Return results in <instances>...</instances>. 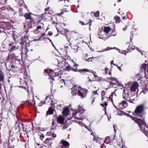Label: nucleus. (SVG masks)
<instances>
[{
  "label": "nucleus",
  "mask_w": 148,
  "mask_h": 148,
  "mask_svg": "<svg viewBox=\"0 0 148 148\" xmlns=\"http://www.w3.org/2000/svg\"><path fill=\"white\" fill-rule=\"evenodd\" d=\"M43 104H44V103H42V102H41V103H40V104H39L38 105H39V106H42V105Z\"/></svg>",
  "instance_id": "nucleus-48"
},
{
  "label": "nucleus",
  "mask_w": 148,
  "mask_h": 148,
  "mask_svg": "<svg viewBox=\"0 0 148 148\" xmlns=\"http://www.w3.org/2000/svg\"><path fill=\"white\" fill-rule=\"evenodd\" d=\"M70 109L73 111L72 117L71 119L74 118V119L81 120L85 119L84 117L82 116V114L78 112L76 110H73V108H71Z\"/></svg>",
  "instance_id": "nucleus-6"
},
{
  "label": "nucleus",
  "mask_w": 148,
  "mask_h": 148,
  "mask_svg": "<svg viewBox=\"0 0 148 148\" xmlns=\"http://www.w3.org/2000/svg\"><path fill=\"white\" fill-rule=\"evenodd\" d=\"M111 64H113V65H114V66H115L116 65V64L114 63V61L113 60L111 61Z\"/></svg>",
  "instance_id": "nucleus-40"
},
{
  "label": "nucleus",
  "mask_w": 148,
  "mask_h": 148,
  "mask_svg": "<svg viewBox=\"0 0 148 148\" xmlns=\"http://www.w3.org/2000/svg\"><path fill=\"white\" fill-rule=\"evenodd\" d=\"M111 31V28L108 27H106L104 28V29L103 31L107 34H110L109 32Z\"/></svg>",
  "instance_id": "nucleus-17"
},
{
  "label": "nucleus",
  "mask_w": 148,
  "mask_h": 148,
  "mask_svg": "<svg viewBox=\"0 0 148 148\" xmlns=\"http://www.w3.org/2000/svg\"><path fill=\"white\" fill-rule=\"evenodd\" d=\"M51 102L52 103L53 102V101L51 98V97L50 96H47L46 98L45 103H48Z\"/></svg>",
  "instance_id": "nucleus-15"
},
{
  "label": "nucleus",
  "mask_w": 148,
  "mask_h": 148,
  "mask_svg": "<svg viewBox=\"0 0 148 148\" xmlns=\"http://www.w3.org/2000/svg\"><path fill=\"white\" fill-rule=\"evenodd\" d=\"M80 72H88L89 71L88 70L86 69H84L82 70H79Z\"/></svg>",
  "instance_id": "nucleus-26"
},
{
  "label": "nucleus",
  "mask_w": 148,
  "mask_h": 148,
  "mask_svg": "<svg viewBox=\"0 0 148 148\" xmlns=\"http://www.w3.org/2000/svg\"><path fill=\"white\" fill-rule=\"evenodd\" d=\"M105 91H102L101 92V100L102 101H103L104 100V102L102 103H101V105L104 108L105 110H106V106L108 105V103L106 102V101L108 99V98L105 96H103V95H104L105 94Z\"/></svg>",
  "instance_id": "nucleus-9"
},
{
  "label": "nucleus",
  "mask_w": 148,
  "mask_h": 148,
  "mask_svg": "<svg viewBox=\"0 0 148 148\" xmlns=\"http://www.w3.org/2000/svg\"><path fill=\"white\" fill-rule=\"evenodd\" d=\"M64 47H65V48L66 49H68L69 48V46H65Z\"/></svg>",
  "instance_id": "nucleus-57"
},
{
  "label": "nucleus",
  "mask_w": 148,
  "mask_h": 148,
  "mask_svg": "<svg viewBox=\"0 0 148 148\" xmlns=\"http://www.w3.org/2000/svg\"><path fill=\"white\" fill-rule=\"evenodd\" d=\"M144 108L143 104H141L137 106L133 113V115L136 116H138L139 114L143 111Z\"/></svg>",
  "instance_id": "nucleus-7"
},
{
  "label": "nucleus",
  "mask_w": 148,
  "mask_h": 148,
  "mask_svg": "<svg viewBox=\"0 0 148 148\" xmlns=\"http://www.w3.org/2000/svg\"><path fill=\"white\" fill-rule=\"evenodd\" d=\"M56 61L58 62V64H59V62H61L62 61H63V60L62 61H59V60H56Z\"/></svg>",
  "instance_id": "nucleus-52"
},
{
  "label": "nucleus",
  "mask_w": 148,
  "mask_h": 148,
  "mask_svg": "<svg viewBox=\"0 0 148 148\" xmlns=\"http://www.w3.org/2000/svg\"><path fill=\"white\" fill-rule=\"evenodd\" d=\"M116 35L114 31H113L111 34H107L102 29H99L97 35L99 38L106 40L111 36H114Z\"/></svg>",
  "instance_id": "nucleus-5"
},
{
  "label": "nucleus",
  "mask_w": 148,
  "mask_h": 148,
  "mask_svg": "<svg viewBox=\"0 0 148 148\" xmlns=\"http://www.w3.org/2000/svg\"><path fill=\"white\" fill-rule=\"evenodd\" d=\"M96 58L94 57H92L91 58H89L88 59H85V60L86 61L89 62H92L93 60H95L96 59Z\"/></svg>",
  "instance_id": "nucleus-21"
},
{
  "label": "nucleus",
  "mask_w": 148,
  "mask_h": 148,
  "mask_svg": "<svg viewBox=\"0 0 148 148\" xmlns=\"http://www.w3.org/2000/svg\"><path fill=\"white\" fill-rule=\"evenodd\" d=\"M41 26H40V25H39L36 28L37 29H41Z\"/></svg>",
  "instance_id": "nucleus-42"
},
{
  "label": "nucleus",
  "mask_w": 148,
  "mask_h": 148,
  "mask_svg": "<svg viewBox=\"0 0 148 148\" xmlns=\"http://www.w3.org/2000/svg\"><path fill=\"white\" fill-rule=\"evenodd\" d=\"M72 62L74 64V65H73L74 66L77 67L78 66L77 64H75V62L74 61V60H72Z\"/></svg>",
  "instance_id": "nucleus-29"
},
{
  "label": "nucleus",
  "mask_w": 148,
  "mask_h": 148,
  "mask_svg": "<svg viewBox=\"0 0 148 148\" xmlns=\"http://www.w3.org/2000/svg\"><path fill=\"white\" fill-rule=\"evenodd\" d=\"M44 137L45 136L44 135L42 134H41V135L40 136V138L42 140V139L44 138Z\"/></svg>",
  "instance_id": "nucleus-35"
},
{
  "label": "nucleus",
  "mask_w": 148,
  "mask_h": 148,
  "mask_svg": "<svg viewBox=\"0 0 148 148\" xmlns=\"http://www.w3.org/2000/svg\"><path fill=\"white\" fill-rule=\"evenodd\" d=\"M48 39L49 40V41L51 42L52 44L53 45V46H54L53 44V42H52V40H51L49 38H48Z\"/></svg>",
  "instance_id": "nucleus-51"
},
{
  "label": "nucleus",
  "mask_w": 148,
  "mask_h": 148,
  "mask_svg": "<svg viewBox=\"0 0 148 148\" xmlns=\"http://www.w3.org/2000/svg\"><path fill=\"white\" fill-rule=\"evenodd\" d=\"M97 142H98L99 141H100L101 140V138L97 136Z\"/></svg>",
  "instance_id": "nucleus-36"
},
{
  "label": "nucleus",
  "mask_w": 148,
  "mask_h": 148,
  "mask_svg": "<svg viewBox=\"0 0 148 148\" xmlns=\"http://www.w3.org/2000/svg\"><path fill=\"white\" fill-rule=\"evenodd\" d=\"M108 69L107 68H105V73L106 74H108Z\"/></svg>",
  "instance_id": "nucleus-33"
},
{
  "label": "nucleus",
  "mask_w": 148,
  "mask_h": 148,
  "mask_svg": "<svg viewBox=\"0 0 148 148\" xmlns=\"http://www.w3.org/2000/svg\"><path fill=\"white\" fill-rule=\"evenodd\" d=\"M61 143L62 144L63 146L62 148H69V144L67 141L64 140H62L61 141Z\"/></svg>",
  "instance_id": "nucleus-11"
},
{
  "label": "nucleus",
  "mask_w": 148,
  "mask_h": 148,
  "mask_svg": "<svg viewBox=\"0 0 148 148\" xmlns=\"http://www.w3.org/2000/svg\"><path fill=\"white\" fill-rule=\"evenodd\" d=\"M63 114L65 116L68 115L69 114V110L68 108L66 107L64 109L63 111Z\"/></svg>",
  "instance_id": "nucleus-13"
},
{
  "label": "nucleus",
  "mask_w": 148,
  "mask_h": 148,
  "mask_svg": "<svg viewBox=\"0 0 148 148\" xmlns=\"http://www.w3.org/2000/svg\"><path fill=\"white\" fill-rule=\"evenodd\" d=\"M48 34L49 35H50V36H51V35H52V34H53V33L52 32H49V33H48Z\"/></svg>",
  "instance_id": "nucleus-46"
},
{
  "label": "nucleus",
  "mask_w": 148,
  "mask_h": 148,
  "mask_svg": "<svg viewBox=\"0 0 148 148\" xmlns=\"http://www.w3.org/2000/svg\"><path fill=\"white\" fill-rule=\"evenodd\" d=\"M4 79V77L2 74L0 73V80L2 81Z\"/></svg>",
  "instance_id": "nucleus-27"
},
{
  "label": "nucleus",
  "mask_w": 148,
  "mask_h": 148,
  "mask_svg": "<svg viewBox=\"0 0 148 148\" xmlns=\"http://www.w3.org/2000/svg\"><path fill=\"white\" fill-rule=\"evenodd\" d=\"M98 90H97L96 91H92V93H94L95 94V95H97V91Z\"/></svg>",
  "instance_id": "nucleus-32"
},
{
  "label": "nucleus",
  "mask_w": 148,
  "mask_h": 148,
  "mask_svg": "<svg viewBox=\"0 0 148 148\" xmlns=\"http://www.w3.org/2000/svg\"><path fill=\"white\" fill-rule=\"evenodd\" d=\"M108 74L109 75H111V71H109V72H108Z\"/></svg>",
  "instance_id": "nucleus-55"
},
{
  "label": "nucleus",
  "mask_w": 148,
  "mask_h": 148,
  "mask_svg": "<svg viewBox=\"0 0 148 148\" xmlns=\"http://www.w3.org/2000/svg\"><path fill=\"white\" fill-rule=\"evenodd\" d=\"M88 91L87 89L76 86L72 88L71 93L73 95H77L81 98H83L86 96Z\"/></svg>",
  "instance_id": "nucleus-2"
},
{
  "label": "nucleus",
  "mask_w": 148,
  "mask_h": 148,
  "mask_svg": "<svg viewBox=\"0 0 148 148\" xmlns=\"http://www.w3.org/2000/svg\"><path fill=\"white\" fill-rule=\"evenodd\" d=\"M90 73L91 74L86 80V82L94 81L95 79H97L98 78V76L95 74V72L92 71Z\"/></svg>",
  "instance_id": "nucleus-8"
},
{
  "label": "nucleus",
  "mask_w": 148,
  "mask_h": 148,
  "mask_svg": "<svg viewBox=\"0 0 148 148\" xmlns=\"http://www.w3.org/2000/svg\"><path fill=\"white\" fill-rule=\"evenodd\" d=\"M129 116L138 124L142 131L147 136L148 135V127L146 126L144 120L135 117H132L130 115Z\"/></svg>",
  "instance_id": "nucleus-3"
},
{
  "label": "nucleus",
  "mask_w": 148,
  "mask_h": 148,
  "mask_svg": "<svg viewBox=\"0 0 148 148\" xmlns=\"http://www.w3.org/2000/svg\"><path fill=\"white\" fill-rule=\"evenodd\" d=\"M107 50L106 49H104V50H101V51H97V52H104V51H106L107 50Z\"/></svg>",
  "instance_id": "nucleus-41"
},
{
  "label": "nucleus",
  "mask_w": 148,
  "mask_h": 148,
  "mask_svg": "<svg viewBox=\"0 0 148 148\" xmlns=\"http://www.w3.org/2000/svg\"><path fill=\"white\" fill-rule=\"evenodd\" d=\"M18 47H16L15 46H13L12 48L11 49L12 50H13L15 49H17L18 48Z\"/></svg>",
  "instance_id": "nucleus-34"
},
{
  "label": "nucleus",
  "mask_w": 148,
  "mask_h": 148,
  "mask_svg": "<svg viewBox=\"0 0 148 148\" xmlns=\"http://www.w3.org/2000/svg\"><path fill=\"white\" fill-rule=\"evenodd\" d=\"M64 118L62 116H59L57 118V122L60 124H62L64 123Z\"/></svg>",
  "instance_id": "nucleus-12"
},
{
  "label": "nucleus",
  "mask_w": 148,
  "mask_h": 148,
  "mask_svg": "<svg viewBox=\"0 0 148 148\" xmlns=\"http://www.w3.org/2000/svg\"><path fill=\"white\" fill-rule=\"evenodd\" d=\"M55 123L56 122L54 121H53V122H52V125L53 126H54L55 124Z\"/></svg>",
  "instance_id": "nucleus-49"
},
{
  "label": "nucleus",
  "mask_w": 148,
  "mask_h": 148,
  "mask_svg": "<svg viewBox=\"0 0 148 148\" xmlns=\"http://www.w3.org/2000/svg\"><path fill=\"white\" fill-rule=\"evenodd\" d=\"M141 69H145L146 71L147 70V72L148 73V64L146 65L145 64H143L142 65L141 67Z\"/></svg>",
  "instance_id": "nucleus-18"
},
{
  "label": "nucleus",
  "mask_w": 148,
  "mask_h": 148,
  "mask_svg": "<svg viewBox=\"0 0 148 148\" xmlns=\"http://www.w3.org/2000/svg\"><path fill=\"white\" fill-rule=\"evenodd\" d=\"M114 19L116 21L117 23H118L120 21V18L118 16H116L114 17Z\"/></svg>",
  "instance_id": "nucleus-24"
},
{
  "label": "nucleus",
  "mask_w": 148,
  "mask_h": 148,
  "mask_svg": "<svg viewBox=\"0 0 148 148\" xmlns=\"http://www.w3.org/2000/svg\"><path fill=\"white\" fill-rule=\"evenodd\" d=\"M47 135L48 136H50L51 135V132H48L47 133Z\"/></svg>",
  "instance_id": "nucleus-39"
},
{
  "label": "nucleus",
  "mask_w": 148,
  "mask_h": 148,
  "mask_svg": "<svg viewBox=\"0 0 148 148\" xmlns=\"http://www.w3.org/2000/svg\"><path fill=\"white\" fill-rule=\"evenodd\" d=\"M66 70L68 71H69L71 70H72L73 71L75 72H77L78 71L77 70V69H74L73 68H71V66H69L66 67Z\"/></svg>",
  "instance_id": "nucleus-20"
},
{
  "label": "nucleus",
  "mask_w": 148,
  "mask_h": 148,
  "mask_svg": "<svg viewBox=\"0 0 148 148\" xmlns=\"http://www.w3.org/2000/svg\"><path fill=\"white\" fill-rule=\"evenodd\" d=\"M127 29V27L126 26H125V27H124L123 29V31H125V30H126Z\"/></svg>",
  "instance_id": "nucleus-50"
},
{
  "label": "nucleus",
  "mask_w": 148,
  "mask_h": 148,
  "mask_svg": "<svg viewBox=\"0 0 148 148\" xmlns=\"http://www.w3.org/2000/svg\"><path fill=\"white\" fill-rule=\"evenodd\" d=\"M109 79L110 80L114 81L115 82H116L117 84H118V85L119 86H123V85L121 83H120L119 81L116 79L115 77H111L109 78Z\"/></svg>",
  "instance_id": "nucleus-14"
},
{
  "label": "nucleus",
  "mask_w": 148,
  "mask_h": 148,
  "mask_svg": "<svg viewBox=\"0 0 148 148\" xmlns=\"http://www.w3.org/2000/svg\"><path fill=\"white\" fill-rule=\"evenodd\" d=\"M26 19H31L32 18L30 14L26 13L24 15Z\"/></svg>",
  "instance_id": "nucleus-23"
},
{
  "label": "nucleus",
  "mask_w": 148,
  "mask_h": 148,
  "mask_svg": "<svg viewBox=\"0 0 148 148\" xmlns=\"http://www.w3.org/2000/svg\"><path fill=\"white\" fill-rule=\"evenodd\" d=\"M117 66L118 69L120 71H121V68L119 66H118L117 65H116V66Z\"/></svg>",
  "instance_id": "nucleus-43"
},
{
  "label": "nucleus",
  "mask_w": 148,
  "mask_h": 148,
  "mask_svg": "<svg viewBox=\"0 0 148 148\" xmlns=\"http://www.w3.org/2000/svg\"><path fill=\"white\" fill-rule=\"evenodd\" d=\"M94 16L96 17H98L99 15V12L97 11L94 14Z\"/></svg>",
  "instance_id": "nucleus-28"
},
{
  "label": "nucleus",
  "mask_w": 148,
  "mask_h": 148,
  "mask_svg": "<svg viewBox=\"0 0 148 148\" xmlns=\"http://www.w3.org/2000/svg\"><path fill=\"white\" fill-rule=\"evenodd\" d=\"M45 14H42V16H44V15Z\"/></svg>",
  "instance_id": "nucleus-64"
},
{
  "label": "nucleus",
  "mask_w": 148,
  "mask_h": 148,
  "mask_svg": "<svg viewBox=\"0 0 148 148\" xmlns=\"http://www.w3.org/2000/svg\"><path fill=\"white\" fill-rule=\"evenodd\" d=\"M69 2V0H64V2L65 3H66V2Z\"/></svg>",
  "instance_id": "nucleus-53"
},
{
  "label": "nucleus",
  "mask_w": 148,
  "mask_h": 148,
  "mask_svg": "<svg viewBox=\"0 0 148 148\" xmlns=\"http://www.w3.org/2000/svg\"><path fill=\"white\" fill-rule=\"evenodd\" d=\"M76 110L78 112H80V113L82 114L85 111L84 110L82 107L80 106H78L77 109Z\"/></svg>",
  "instance_id": "nucleus-19"
},
{
  "label": "nucleus",
  "mask_w": 148,
  "mask_h": 148,
  "mask_svg": "<svg viewBox=\"0 0 148 148\" xmlns=\"http://www.w3.org/2000/svg\"><path fill=\"white\" fill-rule=\"evenodd\" d=\"M113 127H114V131L116 132V130H115V127H114V125L113 126Z\"/></svg>",
  "instance_id": "nucleus-61"
},
{
  "label": "nucleus",
  "mask_w": 148,
  "mask_h": 148,
  "mask_svg": "<svg viewBox=\"0 0 148 148\" xmlns=\"http://www.w3.org/2000/svg\"><path fill=\"white\" fill-rule=\"evenodd\" d=\"M42 36H44V35H45V34H44V33H43V34H42Z\"/></svg>",
  "instance_id": "nucleus-63"
},
{
  "label": "nucleus",
  "mask_w": 148,
  "mask_h": 148,
  "mask_svg": "<svg viewBox=\"0 0 148 148\" xmlns=\"http://www.w3.org/2000/svg\"><path fill=\"white\" fill-rule=\"evenodd\" d=\"M127 106V103L125 101H122L119 103V107L120 109H123L124 108L126 107Z\"/></svg>",
  "instance_id": "nucleus-10"
},
{
  "label": "nucleus",
  "mask_w": 148,
  "mask_h": 148,
  "mask_svg": "<svg viewBox=\"0 0 148 148\" xmlns=\"http://www.w3.org/2000/svg\"><path fill=\"white\" fill-rule=\"evenodd\" d=\"M79 22L80 23H81L82 25H85L84 23L83 22H81V21H80Z\"/></svg>",
  "instance_id": "nucleus-47"
},
{
  "label": "nucleus",
  "mask_w": 148,
  "mask_h": 148,
  "mask_svg": "<svg viewBox=\"0 0 148 148\" xmlns=\"http://www.w3.org/2000/svg\"><path fill=\"white\" fill-rule=\"evenodd\" d=\"M75 46L77 48V49L79 47L78 46H77L76 45Z\"/></svg>",
  "instance_id": "nucleus-60"
},
{
  "label": "nucleus",
  "mask_w": 148,
  "mask_h": 148,
  "mask_svg": "<svg viewBox=\"0 0 148 148\" xmlns=\"http://www.w3.org/2000/svg\"><path fill=\"white\" fill-rule=\"evenodd\" d=\"M38 130L41 131H43L45 130V129L44 128L40 127L38 129Z\"/></svg>",
  "instance_id": "nucleus-30"
},
{
  "label": "nucleus",
  "mask_w": 148,
  "mask_h": 148,
  "mask_svg": "<svg viewBox=\"0 0 148 148\" xmlns=\"http://www.w3.org/2000/svg\"><path fill=\"white\" fill-rule=\"evenodd\" d=\"M110 85L112 86L113 87L116 88V86L117 85L116 84L112 82H110Z\"/></svg>",
  "instance_id": "nucleus-25"
},
{
  "label": "nucleus",
  "mask_w": 148,
  "mask_h": 148,
  "mask_svg": "<svg viewBox=\"0 0 148 148\" xmlns=\"http://www.w3.org/2000/svg\"><path fill=\"white\" fill-rule=\"evenodd\" d=\"M49 7H48L47 8H46L45 9V11H47L48 10H49Z\"/></svg>",
  "instance_id": "nucleus-54"
},
{
  "label": "nucleus",
  "mask_w": 148,
  "mask_h": 148,
  "mask_svg": "<svg viewBox=\"0 0 148 148\" xmlns=\"http://www.w3.org/2000/svg\"><path fill=\"white\" fill-rule=\"evenodd\" d=\"M45 72L46 75L50 76L51 78L53 80L60 78L62 74V71L61 69L56 65L53 69L45 70Z\"/></svg>",
  "instance_id": "nucleus-1"
},
{
  "label": "nucleus",
  "mask_w": 148,
  "mask_h": 148,
  "mask_svg": "<svg viewBox=\"0 0 148 148\" xmlns=\"http://www.w3.org/2000/svg\"><path fill=\"white\" fill-rule=\"evenodd\" d=\"M93 140L94 141H97V137H95L93 138Z\"/></svg>",
  "instance_id": "nucleus-44"
},
{
  "label": "nucleus",
  "mask_w": 148,
  "mask_h": 148,
  "mask_svg": "<svg viewBox=\"0 0 148 148\" xmlns=\"http://www.w3.org/2000/svg\"><path fill=\"white\" fill-rule=\"evenodd\" d=\"M49 27H47V29L46 30V31H47L49 29Z\"/></svg>",
  "instance_id": "nucleus-62"
},
{
  "label": "nucleus",
  "mask_w": 148,
  "mask_h": 148,
  "mask_svg": "<svg viewBox=\"0 0 148 148\" xmlns=\"http://www.w3.org/2000/svg\"><path fill=\"white\" fill-rule=\"evenodd\" d=\"M94 101H95V100L93 99L92 101V103H93L94 102Z\"/></svg>",
  "instance_id": "nucleus-59"
},
{
  "label": "nucleus",
  "mask_w": 148,
  "mask_h": 148,
  "mask_svg": "<svg viewBox=\"0 0 148 148\" xmlns=\"http://www.w3.org/2000/svg\"><path fill=\"white\" fill-rule=\"evenodd\" d=\"M52 136L53 138H56V135L54 133H53L52 134Z\"/></svg>",
  "instance_id": "nucleus-37"
},
{
  "label": "nucleus",
  "mask_w": 148,
  "mask_h": 148,
  "mask_svg": "<svg viewBox=\"0 0 148 148\" xmlns=\"http://www.w3.org/2000/svg\"><path fill=\"white\" fill-rule=\"evenodd\" d=\"M61 82L62 84H63L64 85H65V81L64 79H63L61 80Z\"/></svg>",
  "instance_id": "nucleus-31"
},
{
  "label": "nucleus",
  "mask_w": 148,
  "mask_h": 148,
  "mask_svg": "<svg viewBox=\"0 0 148 148\" xmlns=\"http://www.w3.org/2000/svg\"><path fill=\"white\" fill-rule=\"evenodd\" d=\"M53 113V109L51 108H50L47 112V115H50L52 114Z\"/></svg>",
  "instance_id": "nucleus-22"
},
{
  "label": "nucleus",
  "mask_w": 148,
  "mask_h": 148,
  "mask_svg": "<svg viewBox=\"0 0 148 148\" xmlns=\"http://www.w3.org/2000/svg\"><path fill=\"white\" fill-rule=\"evenodd\" d=\"M15 67V66L14 65H12L11 66V68H14Z\"/></svg>",
  "instance_id": "nucleus-56"
},
{
  "label": "nucleus",
  "mask_w": 148,
  "mask_h": 148,
  "mask_svg": "<svg viewBox=\"0 0 148 148\" xmlns=\"http://www.w3.org/2000/svg\"><path fill=\"white\" fill-rule=\"evenodd\" d=\"M40 39L39 38L38 39H34V41H38L40 40Z\"/></svg>",
  "instance_id": "nucleus-45"
},
{
  "label": "nucleus",
  "mask_w": 148,
  "mask_h": 148,
  "mask_svg": "<svg viewBox=\"0 0 148 148\" xmlns=\"http://www.w3.org/2000/svg\"><path fill=\"white\" fill-rule=\"evenodd\" d=\"M24 42H21V45H23V44H24Z\"/></svg>",
  "instance_id": "nucleus-58"
},
{
  "label": "nucleus",
  "mask_w": 148,
  "mask_h": 148,
  "mask_svg": "<svg viewBox=\"0 0 148 148\" xmlns=\"http://www.w3.org/2000/svg\"><path fill=\"white\" fill-rule=\"evenodd\" d=\"M129 101L131 103H134V102L133 101H134V99H133V100H132V99H129Z\"/></svg>",
  "instance_id": "nucleus-38"
},
{
  "label": "nucleus",
  "mask_w": 148,
  "mask_h": 148,
  "mask_svg": "<svg viewBox=\"0 0 148 148\" xmlns=\"http://www.w3.org/2000/svg\"><path fill=\"white\" fill-rule=\"evenodd\" d=\"M119 86L117 87L116 89H115L114 91L112 93L111 95V96L113 97L114 96H116V94H117L119 92V90L121 89L120 88H119Z\"/></svg>",
  "instance_id": "nucleus-16"
},
{
  "label": "nucleus",
  "mask_w": 148,
  "mask_h": 148,
  "mask_svg": "<svg viewBox=\"0 0 148 148\" xmlns=\"http://www.w3.org/2000/svg\"><path fill=\"white\" fill-rule=\"evenodd\" d=\"M138 84L137 82H135L132 85L130 88V90L127 87H125L124 90V94L123 95V98L126 99L127 97H129L130 95L131 94V92H135L138 89Z\"/></svg>",
  "instance_id": "nucleus-4"
}]
</instances>
